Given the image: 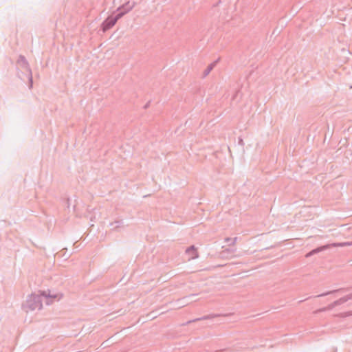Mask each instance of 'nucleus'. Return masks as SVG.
<instances>
[{"mask_svg": "<svg viewBox=\"0 0 352 352\" xmlns=\"http://www.w3.org/2000/svg\"><path fill=\"white\" fill-rule=\"evenodd\" d=\"M122 14H116L113 15L109 16L101 25V29L103 32H107L109 29H111L116 22L122 18Z\"/></svg>", "mask_w": 352, "mask_h": 352, "instance_id": "3", "label": "nucleus"}, {"mask_svg": "<svg viewBox=\"0 0 352 352\" xmlns=\"http://www.w3.org/2000/svg\"><path fill=\"white\" fill-rule=\"evenodd\" d=\"M351 245L350 243H333L331 244H327L318 247V248L312 250L311 251L309 252L307 254H306L305 257L306 258L311 257V256H313L316 254H318L319 252H321L324 250H328L331 247H343L345 245Z\"/></svg>", "mask_w": 352, "mask_h": 352, "instance_id": "2", "label": "nucleus"}, {"mask_svg": "<svg viewBox=\"0 0 352 352\" xmlns=\"http://www.w3.org/2000/svg\"><path fill=\"white\" fill-rule=\"evenodd\" d=\"M41 296L52 298H56L57 297V295H51L50 292L47 294L45 291H43L41 295L31 294L28 297L25 302L23 304V309L26 312H28L29 311H34L36 309H41L43 307Z\"/></svg>", "mask_w": 352, "mask_h": 352, "instance_id": "1", "label": "nucleus"}, {"mask_svg": "<svg viewBox=\"0 0 352 352\" xmlns=\"http://www.w3.org/2000/svg\"><path fill=\"white\" fill-rule=\"evenodd\" d=\"M346 302V299L344 297L339 298L338 300L334 301L331 304L329 305L327 307L322 308L319 310V311H323L326 310H331L336 306L340 305L343 303Z\"/></svg>", "mask_w": 352, "mask_h": 352, "instance_id": "6", "label": "nucleus"}, {"mask_svg": "<svg viewBox=\"0 0 352 352\" xmlns=\"http://www.w3.org/2000/svg\"><path fill=\"white\" fill-rule=\"evenodd\" d=\"M349 88H350V89H352V85H351V86L349 87Z\"/></svg>", "mask_w": 352, "mask_h": 352, "instance_id": "22", "label": "nucleus"}, {"mask_svg": "<svg viewBox=\"0 0 352 352\" xmlns=\"http://www.w3.org/2000/svg\"><path fill=\"white\" fill-rule=\"evenodd\" d=\"M236 251V249H230V248H227L225 250H223L220 252V255L222 258H228V254L229 253H234Z\"/></svg>", "mask_w": 352, "mask_h": 352, "instance_id": "11", "label": "nucleus"}, {"mask_svg": "<svg viewBox=\"0 0 352 352\" xmlns=\"http://www.w3.org/2000/svg\"><path fill=\"white\" fill-rule=\"evenodd\" d=\"M344 298L346 299V302L349 300H352V293L344 296Z\"/></svg>", "mask_w": 352, "mask_h": 352, "instance_id": "13", "label": "nucleus"}, {"mask_svg": "<svg viewBox=\"0 0 352 352\" xmlns=\"http://www.w3.org/2000/svg\"><path fill=\"white\" fill-rule=\"evenodd\" d=\"M217 316H219V315H217V314H211V315L204 316L201 318H198L193 319L192 320H188L186 323L183 324V325H188L192 322H195L202 320L212 319V318H214Z\"/></svg>", "mask_w": 352, "mask_h": 352, "instance_id": "8", "label": "nucleus"}, {"mask_svg": "<svg viewBox=\"0 0 352 352\" xmlns=\"http://www.w3.org/2000/svg\"><path fill=\"white\" fill-rule=\"evenodd\" d=\"M239 143L242 146L244 144L243 141L241 138H239Z\"/></svg>", "mask_w": 352, "mask_h": 352, "instance_id": "18", "label": "nucleus"}, {"mask_svg": "<svg viewBox=\"0 0 352 352\" xmlns=\"http://www.w3.org/2000/svg\"><path fill=\"white\" fill-rule=\"evenodd\" d=\"M219 61V59L214 60V62H212V63H210L207 67L206 69L204 71V73H203V78H205L206 76H207L210 73V72L213 69V68L215 67L217 63Z\"/></svg>", "mask_w": 352, "mask_h": 352, "instance_id": "10", "label": "nucleus"}, {"mask_svg": "<svg viewBox=\"0 0 352 352\" xmlns=\"http://www.w3.org/2000/svg\"><path fill=\"white\" fill-rule=\"evenodd\" d=\"M114 223H116L117 226H116V228H118L120 227L122 224V221H116L114 222Z\"/></svg>", "mask_w": 352, "mask_h": 352, "instance_id": "15", "label": "nucleus"}, {"mask_svg": "<svg viewBox=\"0 0 352 352\" xmlns=\"http://www.w3.org/2000/svg\"><path fill=\"white\" fill-rule=\"evenodd\" d=\"M135 6V3L133 1H128L124 4L118 7L116 10L117 14H122V17L130 12Z\"/></svg>", "mask_w": 352, "mask_h": 352, "instance_id": "4", "label": "nucleus"}, {"mask_svg": "<svg viewBox=\"0 0 352 352\" xmlns=\"http://www.w3.org/2000/svg\"><path fill=\"white\" fill-rule=\"evenodd\" d=\"M225 242L228 243V245L232 242V238L226 237L225 239Z\"/></svg>", "mask_w": 352, "mask_h": 352, "instance_id": "14", "label": "nucleus"}, {"mask_svg": "<svg viewBox=\"0 0 352 352\" xmlns=\"http://www.w3.org/2000/svg\"><path fill=\"white\" fill-rule=\"evenodd\" d=\"M66 203L67 204V208H69V199H67Z\"/></svg>", "mask_w": 352, "mask_h": 352, "instance_id": "20", "label": "nucleus"}, {"mask_svg": "<svg viewBox=\"0 0 352 352\" xmlns=\"http://www.w3.org/2000/svg\"><path fill=\"white\" fill-rule=\"evenodd\" d=\"M186 253L190 256L191 259H195L199 257V254L197 251L196 248L194 245L188 247L186 250Z\"/></svg>", "mask_w": 352, "mask_h": 352, "instance_id": "7", "label": "nucleus"}, {"mask_svg": "<svg viewBox=\"0 0 352 352\" xmlns=\"http://www.w3.org/2000/svg\"><path fill=\"white\" fill-rule=\"evenodd\" d=\"M352 316V311H349L343 313H340L337 315V316L340 318H346Z\"/></svg>", "mask_w": 352, "mask_h": 352, "instance_id": "12", "label": "nucleus"}, {"mask_svg": "<svg viewBox=\"0 0 352 352\" xmlns=\"http://www.w3.org/2000/svg\"><path fill=\"white\" fill-rule=\"evenodd\" d=\"M232 242L229 244V245H234L237 240V237L232 238Z\"/></svg>", "mask_w": 352, "mask_h": 352, "instance_id": "16", "label": "nucleus"}, {"mask_svg": "<svg viewBox=\"0 0 352 352\" xmlns=\"http://www.w3.org/2000/svg\"><path fill=\"white\" fill-rule=\"evenodd\" d=\"M150 105V101H148L144 106V109H147Z\"/></svg>", "mask_w": 352, "mask_h": 352, "instance_id": "17", "label": "nucleus"}, {"mask_svg": "<svg viewBox=\"0 0 352 352\" xmlns=\"http://www.w3.org/2000/svg\"><path fill=\"white\" fill-rule=\"evenodd\" d=\"M226 350H227L226 349H221V350H216L214 352H223V351H226Z\"/></svg>", "mask_w": 352, "mask_h": 352, "instance_id": "19", "label": "nucleus"}, {"mask_svg": "<svg viewBox=\"0 0 352 352\" xmlns=\"http://www.w3.org/2000/svg\"><path fill=\"white\" fill-rule=\"evenodd\" d=\"M332 352H337V348L336 347L333 348Z\"/></svg>", "mask_w": 352, "mask_h": 352, "instance_id": "21", "label": "nucleus"}, {"mask_svg": "<svg viewBox=\"0 0 352 352\" xmlns=\"http://www.w3.org/2000/svg\"><path fill=\"white\" fill-rule=\"evenodd\" d=\"M351 289H352V287H346V288H340V289H335V290H332V291H329V292L322 293L321 294H318V295L316 296L315 297L318 298V297H322V296H326L327 295H329V294H334V293H336V292H339L349 291Z\"/></svg>", "mask_w": 352, "mask_h": 352, "instance_id": "9", "label": "nucleus"}, {"mask_svg": "<svg viewBox=\"0 0 352 352\" xmlns=\"http://www.w3.org/2000/svg\"><path fill=\"white\" fill-rule=\"evenodd\" d=\"M17 63L23 68L27 69L30 72L29 81H30V88H32L33 82L32 77L31 75V70L29 68V64L25 57L23 55H19V58L17 60Z\"/></svg>", "mask_w": 352, "mask_h": 352, "instance_id": "5", "label": "nucleus"}]
</instances>
